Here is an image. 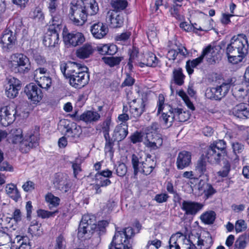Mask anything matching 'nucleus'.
<instances>
[{"instance_id":"nucleus-1","label":"nucleus","mask_w":249,"mask_h":249,"mask_svg":"<svg viewBox=\"0 0 249 249\" xmlns=\"http://www.w3.org/2000/svg\"><path fill=\"white\" fill-rule=\"evenodd\" d=\"M87 69V67H81L80 64L74 62H62L60 64L62 73L69 78L70 85L76 89H81L88 83Z\"/></svg>"},{"instance_id":"nucleus-2","label":"nucleus","mask_w":249,"mask_h":249,"mask_svg":"<svg viewBox=\"0 0 249 249\" xmlns=\"http://www.w3.org/2000/svg\"><path fill=\"white\" fill-rule=\"evenodd\" d=\"M249 44L247 36L243 34L234 36L226 48L229 61L233 64L241 62L248 53Z\"/></svg>"},{"instance_id":"nucleus-3","label":"nucleus","mask_w":249,"mask_h":249,"mask_svg":"<svg viewBox=\"0 0 249 249\" xmlns=\"http://www.w3.org/2000/svg\"><path fill=\"white\" fill-rule=\"evenodd\" d=\"M108 225L106 221L99 222L97 226L96 225L95 217L93 215L89 214H85L82 216L81 222L79 224L78 237L86 239L90 238L93 233V229H99V231L102 232H105V228Z\"/></svg>"},{"instance_id":"nucleus-4","label":"nucleus","mask_w":249,"mask_h":249,"mask_svg":"<svg viewBox=\"0 0 249 249\" xmlns=\"http://www.w3.org/2000/svg\"><path fill=\"white\" fill-rule=\"evenodd\" d=\"M166 107L168 111L162 113L160 121L167 128L171 126L174 121L184 122L190 118L191 114L188 111L178 107L173 108L170 106H167Z\"/></svg>"},{"instance_id":"nucleus-5","label":"nucleus","mask_w":249,"mask_h":249,"mask_svg":"<svg viewBox=\"0 0 249 249\" xmlns=\"http://www.w3.org/2000/svg\"><path fill=\"white\" fill-rule=\"evenodd\" d=\"M9 65L13 72L22 74L29 72L31 68L29 59L22 53L13 54Z\"/></svg>"},{"instance_id":"nucleus-6","label":"nucleus","mask_w":249,"mask_h":249,"mask_svg":"<svg viewBox=\"0 0 249 249\" xmlns=\"http://www.w3.org/2000/svg\"><path fill=\"white\" fill-rule=\"evenodd\" d=\"M131 163L135 175L139 172L145 175H149L156 165V161L151 159L150 157H147L144 161L140 162L138 157L135 154L132 155Z\"/></svg>"},{"instance_id":"nucleus-7","label":"nucleus","mask_w":249,"mask_h":249,"mask_svg":"<svg viewBox=\"0 0 249 249\" xmlns=\"http://www.w3.org/2000/svg\"><path fill=\"white\" fill-rule=\"evenodd\" d=\"M77 0H72L70 3L69 17L74 24L83 25L87 19L88 15L83 6L78 4Z\"/></svg>"},{"instance_id":"nucleus-8","label":"nucleus","mask_w":249,"mask_h":249,"mask_svg":"<svg viewBox=\"0 0 249 249\" xmlns=\"http://www.w3.org/2000/svg\"><path fill=\"white\" fill-rule=\"evenodd\" d=\"M39 127L36 126L29 132L23 139L20 145V149L23 153H27L31 148L36 147L39 144Z\"/></svg>"},{"instance_id":"nucleus-9","label":"nucleus","mask_w":249,"mask_h":249,"mask_svg":"<svg viewBox=\"0 0 249 249\" xmlns=\"http://www.w3.org/2000/svg\"><path fill=\"white\" fill-rule=\"evenodd\" d=\"M232 79L215 88H209L205 91V96L211 100H220L224 97L229 92L232 84Z\"/></svg>"},{"instance_id":"nucleus-10","label":"nucleus","mask_w":249,"mask_h":249,"mask_svg":"<svg viewBox=\"0 0 249 249\" xmlns=\"http://www.w3.org/2000/svg\"><path fill=\"white\" fill-rule=\"evenodd\" d=\"M16 33L10 29L5 30L1 36L2 48L4 51L9 52L15 46L17 42Z\"/></svg>"},{"instance_id":"nucleus-11","label":"nucleus","mask_w":249,"mask_h":249,"mask_svg":"<svg viewBox=\"0 0 249 249\" xmlns=\"http://www.w3.org/2000/svg\"><path fill=\"white\" fill-rule=\"evenodd\" d=\"M53 184L56 189L65 193L67 192L71 187L69 176L63 173H57L54 175Z\"/></svg>"},{"instance_id":"nucleus-12","label":"nucleus","mask_w":249,"mask_h":249,"mask_svg":"<svg viewBox=\"0 0 249 249\" xmlns=\"http://www.w3.org/2000/svg\"><path fill=\"white\" fill-rule=\"evenodd\" d=\"M21 88V82L17 78L11 77L5 85L6 95L8 98L13 99L18 96Z\"/></svg>"},{"instance_id":"nucleus-13","label":"nucleus","mask_w":249,"mask_h":249,"mask_svg":"<svg viewBox=\"0 0 249 249\" xmlns=\"http://www.w3.org/2000/svg\"><path fill=\"white\" fill-rule=\"evenodd\" d=\"M24 92L28 99L34 104L40 102L43 97L40 88L33 83H30L25 87Z\"/></svg>"},{"instance_id":"nucleus-14","label":"nucleus","mask_w":249,"mask_h":249,"mask_svg":"<svg viewBox=\"0 0 249 249\" xmlns=\"http://www.w3.org/2000/svg\"><path fill=\"white\" fill-rule=\"evenodd\" d=\"M110 245L114 246L115 249H131L133 247V240H126L123 237L121 231H117L112 239Z\"/></svg>"},{"instance_id":"nucleus-15","label":"nucleus","mask_w":249,"mask_h":249,"mask_svg":"<svg viewBox=\"0 0 249 249\" xmlns=\"http://www.w3.org/2000/svg\"><path fill=\"white\" fill-rule=\"evenodd\" d=\"M203 207L202 203L190 200H183L180 206L181 210L187 215H195Z\"/></svg>"},{"instance_id":"nucleus-16","label":"nucleus","mask_w":249,"mask_h":249,"mask_svg":"<svg viewBox=\"0 0 249 249\" xmlns=\"http://www.w3.org/2000/svg\"><path fill=\"white\" fill-rule=\"evenodd\" d=\"M16 111L10 107L6 106L0 110V123L4 126H7L15 120Z\"/></svg>"},{"instance_id":"nucleus-17","label":"nucleus","mask_w":249,"mask_h":249,"mask_svg":"<svg viewBox=\"0 0 249 249\" xmlns=\"http://www.w3.org/2000/svg\"><path fill=\"white\" fill-rule=\"evenodd\" d=\"M59 31L58 28L54 29L53 27H48L44 39L43 43L46 47H54L59 41Z\"/></svg>"},{"instance_id":"nucleus-18","label":"nucleus","mask_w":249,"mask_h":249,"mask_svg":"<svg viewBox=\"0 0 249 249\" xmlns=\"http://www.w3.org/2000/svg\"><path fill=\"white\" fill-rule=\"evenodd\" d=\"M129 104L130 112L135 118H139L145 111V104L142 98L133 99Z\"/></svg>"},{"instance_id":"nucleus-19","label":"nucleus","mask_w":249,"mask_h":249,"mask_svg":"<svg viewBox=\"0 0 249 249\" xmlns=\"http://www.w3.org/2000/svg\"><path fill=\"white\" fill-rule=\"evenodd\" d=\"M63 38L66 44L72 47L79 45L85 41L84 35L79 32L69 33Z\"/></svg>"},{"instance_id":"nucleus-20","label":"nucleus","mask_w":249,"mask_h":249,"mask_svg":"<svg viewBox=\"0 0 249 249\" xmlns=\"http://www.w3.org/2000/svg\"><path fill=\"white\" fill-rule=\"evenodd\" d=\"M90 31L93 36L96 39L105 37L108 32L106 25L101 22L94 23L90 26Z\"/></svg>"},{"instance_id":"nucleus-21","label":"nucleus","mask_w":249,"mask_h":249,"mask_svg":"<svg viewBox=\"0 0 249 249\" xmlns=\"http://www.w3.org/2000/svg\"><path fill=\"white\" fill-rule=\"evenodd\" d=\"M63 127L66 129L65 136L72 142H76L82 132L80 126L75 123H71L67 125H64Z\"/></svg>"},{"instance_id":"nucleus-22","label":"nucleus","mask_w":249,"mask_h":249,"mask_svg":"<svg viewBox=\"0 0 249 249\" xmlns=\"http://www.w3.org/2000/svg\"><path fill=\"white\" fill-rule=\"evenodd\" d=\"M221 151L216 150L210 145L207 149L206 158L212 164H218L225 156Z\"/></svg>"},{"instance_id":"nucleus-23","label":"nucleus","mask_w":249,"mask_h":249,"mask_svg":"<svg viewBox=\"0 0 249 249\" xmlns=\"http://www.w3.org/2000/svg\"><path fill=\"white\" fill-rule=\"evenodd\" d=\"M128 133L127 124L120 123L115 126L113 130L112 138L114 141L120 142L126 138Z\"/></svg>"},{"instance_id":"nucleus-24","label":"nucleus","mask_w":249,"mask_h":249,"mask_svg":"<svg viewBox=\"0 0 249 249\" xmlns=\"http://www.w3.org/2000/svg\"><path fill=\"white\" fill-rule=\"evenodd\" d=\"M191 162V153L186 151L179 152L177 159V167L178 169H183L189 166Z\"/></svg>"},{"instance_id":"nucleus-25","label":"nucleus","mask_w":249,"mask_h":249,"mask_svg":"<svg viewBox=\"0 0 249 249\" xmlns=\"http://www.w3.org/2000/svg\"><path fill=\"white\" fill-rule=\"evenodd\" d=\"M142 54L139 53V49L136 47L133 46L129 51V58L126 66L129 71H132L133 69V64L139 65L141 61Z\"/></svg>"},{"instance_id":"nucleus-26","label":"nucleus","mask_w":249,"mask_h":249,"mask_svg":"<svg viewBox=\"0 0 249 249\" xmlns=\"http://www.w3.org/2000/svg\"><path fill=\"white\" fill-rule=\"evenodd\" d=\"M232 113L239 118H249V104L242 103L236 105L232 108Z\"/></svg>"},{"instance_id":"nucleus-27","label":"nucleus","mask_w":249,"mask_h":249,"mask_svg":"<svg viewBox=\"0 0 249 249\" xmlns=\"http://www.w3.org/2000/svg\"><path fill=\"white\" fill-rule=\"evenodd\" d=\"M159 59L156 55L151 52L142 54L140 66L143 67L144 66L148 67H156L159 63Z\"/></svg>"},{"instance_id":"nucleus-28","label":"nucleus","mask_w":249,"mask_h":249,"mask_svg":"<svg viewBox=\"0 0 249 249\" xmlns=\"http://www.w3.org/2000/svg\"><path fill=\"white\" fill-rule=\"evenodd\" d=\"M100 118V114L97 111L87 110L79 116V119L87 124H93L98 121Z\"/></svg>"},{"instance_id":"nucleus-29","label":"nucleus","mask_w":249,"mask_h":249,"mask_svg":"<svg viewBox=\"0 0 249 249\" xmlns=\"http://www.w3.org/2000/svg\"><path fill=\"white\" fill-rule=\"evenodd\" d=\"M107 19L110 22V26L112 28H119L124 23V18L121 15L117 14L113 11L107 12Z\"/></svg>"},{"instance_id":"nucleus-30","label":"nucleus","mask_w":249,"mask_h":249,"mask_svg":"<svg viewBox=\"0 0 249 249\" xmlns=\"http://www.w3.org/2000/svg\"><path fill=\"white\" fill-rule=\"evenodd\" d=\"M84 6L85 12L87 15L92 16L96 14L99 10L97 3L95 0H84Z\"/></svg>"},{"instance_id":"nucleus-31","label":"nucleus","mask_w":249,"mask_h":249,"mask_svg":"<svg viewBox=\"0 0 249 249\" xmlns=\"http://www.w3.org/2000/svg\"><path fill=\"white\" fill-rule=\"evenodd\" d=\"M194 172L198 178L206 173L207 162L203 156H201L197 161Z\"/></svg>"},{"instance_id":"nucleus-32","label":"nucleus","mask_w":249,"mask_h":249,"mask_svg":"<svg viewBox=\"0 0 249 249\" xmlns=\"http://www.w3.org/2000/svg\"><path fill=\"white\" fill-rule=\"evenodd\" d=\"M94 49L91 45L85 44L76 51V56L82 59L88 58L94 52Z\"/></svg>"},{"instance_id":"nucleus-33","label":"nucleus","mask_w":249,"mask_h":249,"mask_svg":"<svg viewBox=\"0 0 249 249\" xmlns=\"http://www.w3.org/2000/svg\"><path fill=\"white\" fill-rule=\"evenodd\" d=\"M9 140L13 143H20L22 141V130L21 128H13L11 130L8 137Z\"/></svg>"},{"instance_id":"nucleus-34","label":"nucleus","mask_w":249,"mask_h":249,"mask_svg":"<svg viewBox=\"0 0 249 249\" xmlns=\"http://www.w3.org/2000/svg\"><path fill=\"white\" fill-rule=\"evenodd\" d=\"M184 239L183 234L180 232H177L173 234L170 237L169 244L170 249L175 248V249H180L179 243Z\"/></svg>"},{"instance_id":"nucleus-35","label":"nucleus","mask_w":249,"mask_h":249,"mask_svg":"<svg viewBox=\"0 0 249 249\" xmlns=\"http://www.w3.org/2000/svg\"><path fill=\"white\" fill-rule=\"evenodd\" d=\"M7 194L13 199L18 201L20 197L19 191L16 186L13 184H7L5 188Z\"/></svg>"},{"instance_id":"nucleus-36","label":"nucleus","mask_w":249,"mask_h":249,"mask_svg":"<svg viewBox=\"0 0 249 249\" xmlns=\"http://www.w3.org/2000/svg\"><path fill=\"white\" fill-rule=\"evenodd\" d=\"M52 16V21L48 27H53L54 29L58 28L59 31H61L62 27L61 23L62 19L61 16L58 14L57 11L53 12V13H50Z\"/></svg>"},{"instance_id":"nucleus-37","label":"nucleus","mask_w":249,"mask_h":249,"mask_svg":"<svg viewBox=\"0 0 249 249\" xmlns=\"http://www.w3.org/2000/svg\"><path fill=\"white\" fill-rule=\"evenodd\" d=\"M152 138L149 137L147 138L148 143L147 145L149 147H152L153 149H157L160 147L163 142V140L160 135L159 134H157L155 135H154V137H152Z\"/></svg>"},{"instance_id":"nucleus-38","label":"nucleus","mask_w":249,"mask_h":249,"mask_svg":"<svg viewBox=\"0 0 249 249\" xmlns=\"http://www.w3.org/2000/svg\"><path fill=\"white\" fill-rule=\"evenodd\" d=\"M105 139V151L106 153H108L109 156L112 158L114 153L113 146L114 145V140L110 138V135L104 136Z\"/></svg>"},{"instance_id":"nucleus-39","label":"nucleus","mask_w":249,"mask_h":249,"mask_svg":"<svg viewBox=\"0 0 249 249\" xmlns=\"http://www.w3.org/2000/svg\"><path fill=\"white\" fill-rule=\"evenodd\" d=\"M173 79L175 83L178 86H181L184 84V80L185 78L181 68L174 69L173 72Z\"/></svg>"},{"instance_id":"nucleus-40","label":"nucleus","mask_w":249,"mask_h":249,"mask_svg":"<svg viewBox=\"0 0 249 249\" xmlns=\"http://www.w3.org/2000/svg\"><path fill=\"white\" fill-rule=\"evenodd\" d=\"M110 4L113 9V12H120L125 9L128 2L126 0H111Z\"/></svg>"},{"instance_id":"nucleus-41","label":"nucleus","mask_w":249,"mask_h":249,"mask_svg":"<svg viewBox=\"0 0 249 249\" xmlns=\"http://www.w3.org/2000/svg\"><path fill=\"white\" fill-rule=\"evenodd\" d=\"M160 126L158 123H153L145 128L147 138L153 137L160 131Z\"/></svg>"},{"instance_id":"nucleus-42","label":"nucleus","mask_w":249,"mask_h":249,"mask_svg":"<svg viewBox=\"0 0 249 249\" xmlns=\"http://www.w3.org/2000/svg\"><path fill=\"white\" fill-rule=\"evenodd\" d=\"M202 56L201 55L192 61L189 60L186 62V68L189 75L192 74L194 72V68L198 66L202 62Z\"/></svg>"},{"instance_id":"nucleus-43","label":"nucleus","mask_w":249,"mask_h":249,"mask_svg":"<svg viewBox=\"0 0 249 249\" xmlns=\"http://www.w3.org/2000/svg\"><path fill=\"white\" fill-rule=\"evenodd\" d=\"M200 189L203 191L206 199L211 197L216 192L213 186L208 183H204Z\"/></svg>"},{"instance_id":"nucleus-44","label":"nucleus","mask_w":249,"mask_h":249,"mask_svg":"<svg viewBox=\"0 0 249 249\" xmlns=\"http://www.w3.org/2000/svg\"><path fill=\"white\" fill-rule=\"evenodd\" d=\"M35 80L40 88L42 89H48L52 86V79L50 76H42Z\"/></svg>"},{"instance_id":"nucleus-45","label":"nucleus","mask_w":249,"mask_h":249,"mask_svg":"<svg viewBox=\"0 0 249 249\" xmlns=\"http://www.w3.org/2000/svg\"><path fill=\"white\" fill-rule=\"evenodd\" d=\"M215 213L213 211L206 212L201 215L200 218L202 222L207 224H213L215 219Z\"/></svg>"},{"instance_id":"nucleus-46","label":"nucleus","mask_w":249,"mask_h":249,"mask_svg":"<svg viewBox=\"0 0 249 249\" xmlns=\"http://www.w3.org/2000/svg\"><path fill=\"white\" fill-rule=\"evenodd\" d=\"M45 200L49 203V207L50 209L53 207H56L58 206L60 202V199L53 196L52 193H48L46 195Z\"/></svg>"},{"instance_id":"nucleus-47","label":"nucleus","mask_w":249,"mask_h":249,"mask_svg":"<svg viewBox=\"0 0 249 249\" xmlns=\"http://www.w3.org/2000/svg\"><path fill=\"white\" fill-rule=\"evenodd\" d=\"M103 60L105 64L111 67L118 65L124 59L123 57H104Z\"/></svg>"},{"instance_id":"nucleus-48","label":"nucleus","mask_w":249,"mask_h":249,"mask_svg":"<svg viewBox=\"0 0 249 249\" xmlns=\"http://www.w3.org/2000/svg\"><path fill=\"white\" fill-rule=\"evenodd\" d=\"M68 243L62 234H60L55 239V249H65L67 247Z\"/></svg>"},{"instance_id":"nucleus-49","label":"nucleus","mask_w":249,"mask_h":249,"mask_svg":"<svg viewBox=\"0 0 249 249\" xmlns=\"http://www.w3.org/2000/svg\"><path fill=\"white\" fill-rule=\"evenodd\" d=\"M211 146L213 147L216 150L218 151H221L224 154L226 155V143L223 140H219L214 142L213 143H211L210 145Z\"/></svg>"},{"instance_id":"nucleus-50","label":"nucleus","mask_w":249,"mask_h":249,"mask_svg":"<svg viewBox=\"0 0 249 249\" xmlns=\"http://www.w3.org/2000/svg\"><path fill=\"white\" fill-rule=\"evenodd\" d=\"M28 232L32 235L39 236L42 233V231L38 225L37 221L32 222L31 225L28 229Z\"/></svg>"},{"instance_id":"nucleus-51","label":"nucleus","mask_w":249,"mask_h":249,"mask_svg":"<svg viewBox=\"0 0 249 249\" xmlns=\"http://www.w3.org/2000/svg\"><path fill=\"white\" fill-rule=\"evenodd\" d=\"M58 213V211L53 212H49L42 209H39L37 211V215L38 217L42 218H48L54 216L56 213Z\"/></svg>"},{"instance_id":"nucleus-52","label":"nucleus","mask_w":249,"mask_h":249,"mask_svg":"<svg viewBox=\"0 0 249 249\" xmlns=\"http://www.w3.org/2000/svg\"><path fill=\"white\" fill-rule=\"evenodd\" d=\"M247 244V238L246 235H241L238 237L235 242L234 246L236 248L240 249L245 248Z\"/></svg>"},{"instance_id":"nucleus-53","label":"nucleus","mask_w":249,"mask_h":249,"mask_svg":"<svg viewBox=\"0 0 249 249\" xmlns=\"http://www.w3.org/2000/svg\"><path fill=\"white\" fill-rule=\"evenodd\" d=\"M201 56H202V59L206 57L209 63L211 64L214 63V60L211 52V49L210 50V47L208 46L203 51Z\"/></svg>"},{"instance_id":"nucleus-54","label":"nucleus","mask_w":249,"mask_h":249,"mask_svg":"<svg viewBox=\"0 0 249 249\" xmlns=\"http://www.w3.org/2000/svg\"><path fill=\"white\" fill-rule=\"evenodd\" d=\"M12 22V30H14V32L16 33L18 31H19L22 26V22L21 19L18 18H15L12 20L10 21V23Z\"/></svg>"},{"instance_id":"nucleus-55","label":"nucleus","mask_w":249,"mask_h":249,"mask_svg":"<svg viewBox=\"0 0 249 249\" xmlns=\"http://www.w3.org/2000/svg\"><path fill=\"white\" fill-rule=\"evenodd\" d=\"M230 170L231 164L230 162L228 161H224L223 168L218 172V175L221 177H226L228 175Z\"/></svg>"},{"instance_id":"nucleus-56","label":"nucleus","mask_w":249,"mask_h":249,"mask_svg":"<svg viewBox=\"0 0 249 249\" xmlns=\"http://www.w3.org/2000/svg\"><path fill=\"white\" fill-rule=\"evenodd\" d=\"M179 27L187 32L194 31L195 30L202 31V29L200 27L196 28L194 24H189L186 22H182L180 23Z\"/></svg>"},{"instance_id":"nucleus-57","label":"nucleus","mask_w":249,"mask_h":249,"mask_svg":"<svg viewBox=\"0 0 249 249\" xmlns=\"http://www.w3.org/2000/svg\"><path fill=\"white\" fill-rule=\"evenodd\" d=\"M213 243V240L211 237H206L205 240L201 239L199 237L198 238L197 245L198 246H203L206 249H209Z\"/></svg>"},{"instance_id":"nucleus-58","label":"nucleus","mask_w":249,"mask_h":249,"mask_svg":"<svg viewBox=\"0 0 249 249\" xmlns=\"http://www.w3.org/2000/svg\"><path fill=\"white\" fill-rule=\"evenodd\" d=\"M247 228L245 221L243 219L237 220L235 224V229L236 232H241L245 231Z\"/></svg>"},{"instance_id":"nucleus-59","label":"nucleus","mask_w":249,"mask_h":249,"mask_svg":"<svg viewBox=\"0 0 249 249\" xmlns=\"http://www.w3.org/2000/svg\"><path fill=\"white\" fill-rule=\"evenodd\" d=\"M121 231L126 240H132L131 237L134 236L135 234L133 229L131 227L125 228Z\"/></svg>"},{"instance_id":"nucleus-60","label":"nucleus","mask_w":249,"mask_h":249,"mask_svg":"<svg viewBox=\"0 0 249 249\" xmlns=\"http://www.w3.org/2000/svg\"><path fill=\"white\" fill-rule=\"evenodd\" d=\"M117 175L120 177H124L127 172V168L124 163H120L116 167Z\"/></svg>"},{"instance_id":"nucleus-61","label":"nucleus","mask_w":249,"mask_h":249,"mask_svg":"<svg viewBox=\"0 0 249 249\" xmlns=\"http://www.w3.org/2000/svg\"><path fill=\"white\" fill-rule=\"evenodd\" d=\"M110 124L111 119H107L103 122L102 129L104 133V136L109 135Z\"/></svg>"},{"instance_id":"nucleus-62","label":"nucleus","mask_w":249,"mask_h":249,"mask_svg":"<svg viewBox=\"0 0 249 249\" xmlns=\"http://www.w3.org/2000/svg\"><path fill=\"white\" fill-rule=\"evenodd\" d=\"M131 35V33L130 32H125L123 33L120 35H118L115 36V40L117 41L120 42H125L127 40L130 36Z\"/></svg>"},{"instance_id":"nucleus-63","label":"nucleus","mask_w":249,"mask_h":249,"mask_svg":"<svg viewBox=\"0 0 249 249\" xmlns=\"http://www.w3.org/2000/svg\"><path fill=\"white\" fill-rule=\"evenodd\" d=\"M112 172L111 171L107 169L99 172L95 175L96 180L102 179V178H110L112 177Z\"/></svg>"},{"instance_id":"nucleus-64","label":"nucleus","mask_w":249,"mask_h":249,"mask_svg":"<svg viewBox=\"0 0 249 249\" xmlns=\"http://www.w3.org/2000/svg\"><path fill=\"white\" fill-rule=\"evenodd\" d=\"M233 95L237 99L242 100L247 95V92L244 89L239 88L234 91Z\"/></svg>"}]
</instances>
